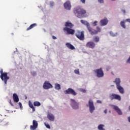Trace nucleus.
I'll return each mask as SVG.
<instances>
[{
  "mask_svg": "<svg viewBox=\"0 0 130 130\" xmlns=\"http://www.w3.org/2000/svg\"><path fill=\"white\" fill-rule=\"evenodd\" d=\"M74 13L78 14V18H81L83 15H85L86 14V10H84L83 8L78 7L75 9Z\"/></svg>",
  "mask_w": 130,
  "mask_h": 130,
  "instance_id": "obj_1",
  "label": "nucleus"
},
{
  "mask_svg": "<svg viewBox=\"0 0 130 130\" xmlns=\"http://www.w3.org/2000/svg\"><path fill=\"white\" fill-rule=\"evenodd\" d=\"M93 72L97 78H103L104 77V72H103V69L101 68L94 70Z\"/></svg>",
  "mask_w": 130,
  "mask_h": 130,
  "instance_id": "obj_2",
  "label": "nucleus"
},
{
  "mask_svg": "<svg viewBox=\"0 0 130 130\" xmlns=\"http://www.w3.org/2000/svg\"><path fill=\"white\" fill-rule=\"evenodd\" d=\"M0 78L3 82H4L5 85H7L8 83V80H10V77L8 76V73L5 72L4 74L1 75Z\"/></svg>",
  "mask_w": 130,
  "mask_h": 130,
  "instance_id": "obj_3",
  "label": "nucleus"
},
{
  "mask_svg": "<svg viewBox=\"0 0 130 130\" xmlns=\"http://www.w3.org/2000/svg\"><path fill=\"white\" fill-rule=\"evenodd\" d=\"M63 30L68 35H74L75 34V29H72V28L64 27Z\"/></svg>",
  "mask_w": 130,
  "mask_h": 130,
  "instance_id": "obj_4",
  "label": "nucleus"
},
{
  "mask_svg": "<svg viewBox=\"0 0 130 130\" xmlns=\"http://www.w3.org/2000/svg\"><path fill=\"white\" fill-rule=\"evenodd\" d=\"M75 36L79 39V40L83 41L84 39H85V35H84V31H78L75 34Z\"/></svg>",
  "mask_w": 130,
  "mask_h": 130,
  "instance_id": "obj_5",
  "label": "nucleus"
},
{
  "mask_svg": "<svg viewBox=\"0 0 130 130\" xmlns=\"http://www.w3.org/2000/svg\"><path fill=\"white\" fill-rule=\"evenodd\" d=\"M88 106L90 113H93V111L95 110V106H94V102H93L92 99H90L88 101Z\"/></svg>",
  "mask_w": 130,
  "mask_h": 130,
  "instance_id": "obj_6",
  "label": "nucleus"
},
{
  "mask_svg": "<svg viewBox=\"0 0 130 130\" xmlns=\"http://www.w3.org/2000/svg\"><path fill=\"white\" fill-rule=\"evenodd\" d=\"M96 29V30L90 27V30L89 31L90 34L91 35H96V34H98V32H101V28L99 26H97Z\"/></svg>",
  "mask_w": 130,
  "mask_h": 130,
  "instance_id": "obj_7",
  "label": "nucleus"
},
{
  "mask_svg": "<svg viewBox=\"0 0 130 130\" xmlns=\"http://www.w3.org/2000/svg\"><path fill=\"white\" fill-rule=\"evenodd\" d=\"M71 105L73 109H79V103L74 99H71Z\"/></svg>",
  "mask_w": 130,
  "mask_h": 130,
  "instance_id": "obj_8",
  "label": "nucleus"
},
{
  "mask_svg": "<svg viewBox=\"0 0 130 130\" xmlns=\"http://www.w3.org/2000/svg\"><path fill=\"white\" fill-rule=\"evenodd\" d=\"M64 94H71V95H73V96H76L77 95V92H75V91L72 88H69L66 90V91H64Z\"/></svg>",
  "mask_w": 130,
  "mask_h": 130,
  "instance_id": "obj_9",
  "label": "nucleus"
},
{
  "mask_svg": "<svg viewBox=\"0 0 130 130\" xmlns=\"http://www.w3.org/2000/svg\"><path fill=\"white\" fill-rule=\"evenodd\" d=\"M109 98L111 100H114V99H116V100H119V101L121 100V97H120V95L115 93H112L109 96Z\"/></svg>",
  "mask_w": 130,
  "mask_h": 130,
  "instance_id": "obj_10",
  "label": "nucleus"
},
{
  "mask_svg": "<svg viewBox=\"0 0 130 130\" xmlns=\"http://www.w3.org/2000/svg\"><path fill=\"white\" fill-rule=\"evenodd\" d=\"M38 127V122L36 120H34L32 121V125L30 126V130H35Z\"/></svg>",
  "mask_w": 130,
  "mask_h": 130,
  "instance_id": "obj_11",
  "label": "nucleus"
},
{
  "mask_svg": "<svg viewBox=\"0 0 130 130\" xmlns=\"http://www.w3.org/2000/svg\"><path fill=\"white\" fill-rule=\"evenodd\" d=\"M53 87L52 85L48 81H45L43 84V88L45 90H48V89H50L53 88Z\"/></svg>",
  "mask_w": 130,
  "mask_h": 130,
  "instance_id": "obj_12",
  "label": "nucleus"
},
{
  "mask_svg": "<svg viewBox=\"0 0 130 130\" xmlns=\"http://www.w3.org/2000/svg\"><path fill=\"white\" fill-rule=\"evenodd\" d=\"M86 46L89 48H91V49H94V48H95V46H96V45L93 42H88L86 44Z\"/></svg>",
  "mask_w": 130,
  "mask_h": 130,
  "instance_id": "obj_13",
  "label": "nucleus"
},
{
  "mask_svg": "<svg viewBox=\"0 0 130 130\" xmlns=\"http://www.w3.org/2000/svg\"><path fill=\"white\" fill-rule=\"evenodd\" d=\"M80 22L82 23V24H83V25H85L86 26L89 31H91V26H90V23L84 20H81Z\"/></svg>",
  "mask_w": 130,
  "mask_h": 130,
  "instance_id": "obj_14",
  "label": "nucleus"
},
{
  "mask_svg": "<svg viewBox=\"0 0 130 130\" xmlns=\"http://www.w3.org/2000/svg\"><path fill=\"white\" fill-rule=\"evenodd\" d=\"M100 26H106L108 24V19L107 18H104L100 21Z\"/></svg>",
  "mask_w": 130,
  "mask_h": 130,
  "instance_id": "obj_15",
  "label": "nucleus"
},
{
  "mask_svg": "<svg viewBox=\"0 0 130 130\" xmlns=\"http://www.w3.org/2000/svg\"><path fill=\"white\" fill-rule=\"evenodd\" d=\"M64 8L66 9V10H71L72 8V5H71V2L70 1H67L66 3L64 4Z\"/></svg>",
  "mask_w": 130,
  "mask_h": 130,
  "instance_id": "obj_16",
  "label": "nucleus"
},
{
  "mask_svg": "<svg viewBox=\"0 0 130 130\" xmlns=\"http://www.w3.org/2000/svg\"><path fill=\"white\" fill-rule=\"evenodd\" d=\"M47 117L50 121H54L55 117L52 114L48 113Z\"/></svg>",
  "mask_w": 130,
  "mask_h": 130,
  "instance_id": "obj_17",
  "label": "nucleus"
},
{
  "mask_svg": "<svg viewBox=\"0 0 130 130\" xmlns=\"http://www.w3.org/2000/svg\"><path fill=\"white\" fill-rule=\"evenodd\" d=\"M13 98L14 102H15L16 103H18V102L20 101L19 96H18V94H17V93H13Z\"/></svg>",
  "mask_w": 130,
  "mask_h": 130,
  "instance_id": "obj_18",
  "label": "nucleus"
},
{
  "mask_svg": "<svg viewBox=\"0 0 130 130\" xmlns=\"http://www.w3.org/2000/svg\"><path fill=\"white\" fill-rule=\"evenodd\" d=\"M113 108L115 110V111H116V112H117V113H118V114H119V115H121L122 114V112H121V110H120V109H119V108H118V107H117L116 106H114Z\"/></svg>",
  "mask_w": 130,
  "mask_h": 130,
  "instance_id": "obj_19",
  "label": "nucleus"
},
{
  "mask_svg": "<svg viewBox=\"0 0 130 130\" xmlns=\"http://www.w3.org/2000/svg\"><path fill=\"white\" fill-rule=\"evenodd\" d=\"M74 24L71 22H66L65 23V28H73Z\"/></svg>",
  "mask_w": 130,
  "mask_h": 130,
  "instance_id": "obj_20",
  "label": "nucleus"
},
{
  "mask_svg": "<svg viewBox=\"0 0 130 130\" xmlns=\"http://www.w3.org/2000/svg\"><path fill=\"white\" fill-rule=\"evenodd\" d=\"M8 122L6 120H3L2 117H0V125H7Z\"/></svg>",
  "mask_w": 130,
  "mask_h": 130,
  "instance_id": "obj_21",
  "label": "nucleus"
},
{
  "mask_svg": "<svg viewBox=\"0 0 130 130\" xmlns=\"http://www.w3.org/2000/svg\"><path fill=\"white\" fill-rule=\"evenodd\" d=\"M28 105H29V107L30 108H31L32 112H34L35 111V107H34L33 104H32V102H31L30 101H29L28 102Z\"/></svg>",
  "mask_w": 130,
  "mask_h": 130,
  "instance_id": "obj_22",
  "label": "nucleus"
},
{
  "mask_svg": "<svg viewBox=\"0 0 130 130\" xmlns=\"http://www.w3.org/2000/svg\"><path fill=\"white\" fill-rule=\"evenodd\" d=\"M66 45L68 48H70V49H71L72 50H74V49H75V47L70 43H66Z\"/></svg>",
  "mask_w": 130,
  "mask_h": 130,
  "instance_id": "obj_23",
  "label": "nucleus"
},
{
  "mask_svg": "<svg viewBox=\"0 0 130 130\" xmlns=\"http://www.w3.org/2000/svg\"><path fill=\"white\" fill-rule=\"evenodd\" d=\"M117 89L119 90V92L121 94H123L124 93V91L123 90V88L121 87L120 85L119 86H117Z\"/></svg>",
  "mask_w": 130,
  "mask_h": 130,
  "instance_id": "obj_24",
  "label": "nucleus"
},
{
  "mask_svg": "<svg viewBox=\"0 0 130 130\" xmlns=\"http://www.w3.org/2000/svg\"><path fill=\"white\" fill-rule=\"evenodd\" d=\"M36 26H37V24L36 23H33L31 25H30L29 27H28L26 30L27 31H29V30H31V29H33V28H34V27H36Z\"/></svg>",
  "mask_w": 130,
  "mask_h": 130,
  "instance_id": "obj_25",
  "label": "nucleus"
},
{
  "mask_svg": "<svg viewBox=\"0 0 130 130\" xmlns=\"http://www.w3.org/2000/svg\"><path fill=\"white\" fill-rule=\"evenodd\" d=\"M114 82L116 84L117 87L120 86V79L119 78L116 79Z\"/></svg>",
  "mask_w": 130,
  "mask_h": 130,
  "instance_id": "obj_26",
  "label": "nucleus"
},
{
  "mask_svg": "<svg viewBox=\"0 0 130 130\" xmlns=\"http://www.w3.org/2000/svg\"><path fill=\"white\" fill-rule=\"evenodd\" d=\"M120 25L123 29H125V28H126V27L125 26V22L123 21L120 22Z\"/></svg>",
  "mask_w": 130,
  "mask_h": 130,
  "instance_id": "obj_27",
  "label": "nucleus"
},
{
  "mask_svg": "<svg viewBox=\"0 0 130 130\" xmlns=\"http://www.w3.org/2000/svg\"><path fill=\"white\" fill-rule=\"evenodd\" d=\"M55 89L56 90H60V89H61L60 85L58 83H55Z\"/></svg>",
  "mask_w": 130,
  "mask_h": 130,
  "instance_id": "obj_28",
  "label": "nucleus"
},
{
  "mask_svg": "<svg viewBox=\"0 0 130 130\" xmlns=\"http://www.w3.org/2000/svg\"><path fill=\"white\" fill-rule=\"evenodd\" d=\"M34 106H40L41 105V103L39 102L35 101L34 102Z\"/></svg>",
  "mask_w": 130,
  "mask_h": 130,
  "instance_id": "obj_29",
  "label": "nucleus"
},
{
  "mask_svg": "<svg viewBox=\"0 0 130 130\" xmlns=\"http://www.w3.org/2000/svg\"><path fill=\"white\" fill-rule=\"evenodd\" d=\"M104 125L103 124H100L99 126H98V129L99 130H105V129H104Z\"/></svg>",
  "mask_w": 130,
  "mask_h": 130,
  "instance_id": "obj_30",
  "label": "nucleus"
},
{
  "mask_svg": "<svg viewBox=\"0 0 130 130\" xmlns=\"http://www.w3.org/2000/svg\"><path fill=\"white\" fill-rule=\"evenodd\" d=\"M98 23V21H95L94 22L92 23V26L93 27H95V26H97V23Z\"/></svg>",
  "mask_w": 130,
  "mask_h": 130,
  "instance_id": "obj_31",
  "label": "nucleus"
},
{
  "mask_svg": "<svg viewBox=\"0 0 130 130\" xmlns=\"http://www.w3.org/2000/svg\"><path fill=\"white\" fill-rule=\"evenodd\" d=\"M94 41H95L96 43L99 42V37H95L94 39Z\"/></svg>",
  "mask_w": 130,
  "mask_h": 130,
  "instance_id": "obj_32",
  "label": "nucleus"
},
{
  "mask_svg": "<svg viewBox=\"0 0 130 130\" xmlns=\"http://www.w3.org/2000/svg\"><path fill=\"white\" fill-rule=\"evenodd\" d=\"M74 73L76 74L77 75H80V71H79V69L75 70L74 71Z\"/></svg>",
  "mask_w": 130,
  "mask_h": 130,
  "instance_id": "obj_33",
  "label": "nucleus"
},
{
  "mask_svg": "<svg viewBox=\"0 0 130 130\" xmlns=\"http://www.w3.org/2000/svg\"><path fill=\"white\" fill-rule=\"evenodd\" d=\"M44 125H45V126L47 127V128H49L50 129V125H49V124L46 123H44Z\"/></svg>",
  "mask_w": 130,
  "mask_h": 130,
  "instance_id": "obj_34",
  "label": "nucleus"
},
{
  "mask_svg": "<svg viewBox=\"0 0 130 130\" xmlns=\"http://www.w3.org/2000/svg\"><path fill=\"white\" fill-rule=\"evenodd\" d=\"M50 7H53V6H54V2L51 1L50 2Z\"/></svg>",
  "mask_w": 130,
  "mask_h": 130,
  "instance_id": "obj_35",
  "label": "nucleus"
},
{
  "mask_svg": "<svg viewBox=\"0 0 130 130\" xmlns=\"http://www.w3.org/2000/svg\"><path fill=\"white\" fill-rule=\"evenodd\" d=\"M99 3L100 4H104V0H98Z\"/></svg>",
  "mask_w": 130,
  "mask_h": 130,
  "instance_id": "obj_36",
  "label": "nucleus"
},
{
  "mask_svg": "<svg viewBox=\"0 0 130 130\" xmlns=\"http://www.w3.org/2000/svg\"><path fill=\"white\" fill-rule=\"evenodd\" d=\"M0 74L1 75H3V74H4L5 73H4V71L3 70V69H1V71H0Z\"/></svg>",
  "mask_w": 130,
  "mask_h": 130,
  "instance_id": "obj_37",
  "label": "nucleus"
},
{
  "mask_svg": "<svg viewBox=\"0 0 130 130\" xmlns=\"http://www.w3.org/2000/svg\"><path fill=\"white\" fill-rule=\"evenodd\" d=\"M82 4H86V0H80Z\"/></svg>",
  "mask_w": 130,
  "mask_h": 130,
  "instance_id": "obj_38",
  "label": "nucleus"
},
{
  "mask_svg": "<svg viewBox=\"0 0 130 130\" xmlns=\"http://www.w3.org/2000/svg\"><path fill=\"white\" fill-rule=\"evenodd\" d=\"M9 103L11 105V106H14V104L12 103V100L9 101Z\"/></svg>",
  "mask_w": 130,
  "mask_h": 130,
  "instance_id": "obj_39",
  "label": "nucleus"
},
{
  "mask_svg": "<svg viewBox=\"0 0 130 130\" xmlns=\"http://www.w3.org/2000/svg\"><path fill=\"white\" fill-rule=\"evenodd\" d=\"M125 22H128L129 23H130V19H126L125 20Z\"/></svg>",
  "mask_w": 130,
  "mask_h": 130,
  "instance_id": "obj_40",
  "label": "nucleus"
},
{
  "mask_svg": "<svg viewBox=\"0 0 130 130\" xmlns=\"http://www.w3.org/2000/svg\"><path fill=\"white\" fill-rule=\"evenodd\" d=\"M81 91L83 93H86V90L85 89H81Z\"/></svg>",
  "mask_w": 130,
  "mask_h": 130,
  "instance_id": "obj_41",
  "label": "nucleus"
},
{
  "mask_svg": "<svg viewBox=\"0 0 130 130\" xmlns=\"http://www.w3.org/2000/svg\"><path fill=\"white\" fill-rule=\"evenodd\" d=\"M18 105L20 106V108H22V103H21V102H19L18 103Z\"/></svg>",
  "mask_w": 130,
  "mask_h": 130,
  "instance_id": "obj_42",
  "label": "nucleus"
},
{
  "mask_svg": "<svg viewBox=\"0 0 130 130\" xmlns=\"http://www.w3.org/2000/svg\"><path fill=\"white\" fill-rule=\"evenodd\" d=\"M96 103H102V102H101V101H100V100H98L97 101H96Z\"/></svg>",
  "mask_w": 130,
  "mask_h": 130,
  "instance_id": "obj_43",
  "label": "nucleus"
},
{
  "mask_svg": "<svg viewBox=\"0 0 130 130\" xmlns=\"http://www.w3.org/2000/svg\"><path fill=\"white\" fill-rule=\"evenodd\" d=\"M31 75H32L33 76H36V73L35 72H34V73H31Z\"/></svg>",
  "mask_w": 130,
  "mask_h": 130,
  "instance_id": "obj_44",
  "label": "nucleus"
},
{
  "mask_svg": "<svg viewBox=\"0 0 130 130\" xmlns=\"http://www.w3.org/2000/svg\"><path fill=\"white\" fill-rule=\"evenodd\" d=\"M121 11H122L124 14H125V10L122 9V10H121Z\"/></svg>",
  "mask_w": 130,
  "mask_h": 130,
  "instance_id": "obj_45",
  "label": "nucleus"
},
{
  "mask_svg": "<svg viewBox=\"0 0 130 130\" xmlns=\"http://www.w3.org/2000/svg\"><path fill=\"white\" fill-rule=\"evenodd\" d=\"M104 113H105V114H106V113H107V109L105 110Z\"/></svg>",
  "mask_w": 130,
  "mask_h": 130,
  "instance_id": "obj_46",
  "label": "nucleus"
},
{
  "mask_svg": "<svg viewBox=\"0 0 130 130\" xmlns=\"http://www.w3.org/2000/svg\"><path fill=\"white\" fill-rule=\"evenodd\" d=\"M52 38H53V39H56V37L54 36H52Z\"/></svg>",
  "mask_w": 130,
  "mask_h": 130,
  "instance_id": "obj_47",
  "label": "nucleus"
},
{
  "mask_svg": "<svg viewBox=\"0 0 130 130\" xmlns=\"http://www.w3.org/2000/svg\"><path fill=\"white\" fill-rule=\"evenodd\" d=\"M128 121L130 122V116L128 117Z\"/></svg>",
  "mask_w": 130,
  "mask_h": 130,
  "instance_id": "obj_48",
  "label": "nucleus"
},
{
  "mask_svg": "<svg viewBox=\"0 0 130 130\" xmlns=\"http://www.w3.org/2000/svg\"><path fill=\"white\" fill-rule=\"evenodd\" d=\"M110 34H111V36H113V37L115 36V35H111V32H110Z\"/></svg>",
  "mask_w": 130,
  "mask_h": 130,
  "instance_id": "obj_49",
  "label": "nucleus"
},
{
  "mask_svg": "<svg viewBox=\"0 0 130 130\" xmlns=\"http://www.w3.org/2000/svg\"><path fill=\"white\" fill-rule=\"evenodd\" d=\"M114 86L113 85H111V87H113Z\"/></svg>",
  "mask_w": 130,
  "mask_h": 130,
  "instance_id": "obj_50",
  "label": "nucleus"
},
{
  "mask_svg": "<svg viewBox=\"0 0 130 130\" xmlns=\"http://www.w3.org/2000/svg\"><path fill=\"white\" fill-rule=\"evenodd\" d=\"M109 112H110V113H111V111H109Z\"/></svg>",
  "mask_w": 130,
  "mask_h": 130,
  "instance_id": "obj_51",
  "label": "nucleus"
},
{
  "mask_svg": "<svg viewBox=\"0 0 130 130\" xmlns=\"http://www.w3.org/2000/svg\"><path fill=\"white\" fill-rule=\"evenodd\" d=\"M112 1H116V0H112Z\"/></svg>",
  "mask_w": 130,
  "mask_h": 130,
  "instance_id": "obj_52",
  "label": "nucleus"
}]
</instances>
